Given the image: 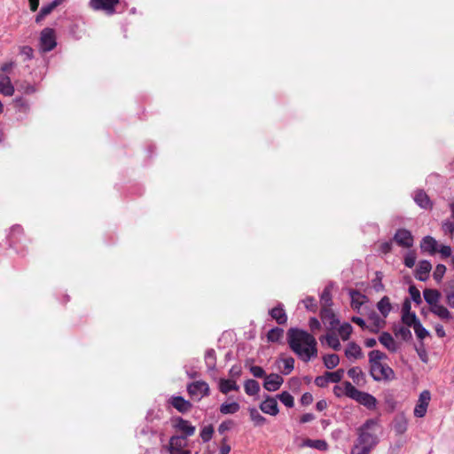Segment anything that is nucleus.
<instances>
[{
	"label": "nucleus",
	"instance_id": "bf43d9fd",
	"mask_svg": "<svg viewBox=\"0 0 454 454\" xmlns=\"http://www.w3.org/2000/svg\"><path fill=\"white\" fill-rule=\"evenodd\" d=\"M446 302L447 304L454 309V291L445 290Z\"/></svg>",
	"mask_w": 454,
	"mask_h": 454
},
{
	"label": "nucleus",
	"instance_id": "f257e3e1",
	"mask_svg": "<svg viewBox=\"0 0 454 454\" xmlns=\"http://www.w3.org/2000/svg\"><path fill=\"white\" fill-rule=\"evenodd\" d=\"M287 342L292 351L303 362H309L317 356V342L308 332L290 328L287 332Z\"/></svg>",
	"mask_w": 454,
	"mask_h": 454
},
{
	"label": "nucleus",
	"instance_id": "864d4df0",
	"mask_svg": "<svg viewBox=\"0 0 454 454\" xmlns=\"http://www.w3.org/2000/svg\"><path fill=\"white\" fill-rule=\"evenodd\" d=\"M249 370L253 376L255 378H265L266 376L264 370L261 366L253 365Z\"/></svg>",
	"mask_w": 454,
	"mask_h": 454
},
{
	"label": "nucleus",
	"instance_id": "8fccbe9b",
	"mask_svg": "<svg viewBox=\"0 0 454 454\" xmlns=\"http://www.w3.org/2000/svg\"><path fill=\"white\" fill-rule=\"evenodd\" d=\"M19 90H20L22 93L24 94H33L36 91V88L35 85L33 84H30L28 82H21L20 85H19V88H18Z\"/></svg>",
	"mask_w": 454,
	"mask_h": 454
},
{
	"label": "nucleus",
	"instance_id": "473e14b6",
	"mask_svg": "<svg viewBox=\"0 0 454 454\" xmlns=\"http://www.w3.org/2000/svg\"><path fill=\"white\" fill-rule=\"evenodd\" d=\"M245 392L248 395H255L260 391V385L254 380H247L244 383Z\"/></svg>",
	"mask_w": 454,
	"mask_h": 454
},
{
	"label": "nucleus",
	"instance_id": "aec40b11",
	"mask_svg": "<svg viewBox=\"0 0 454 454\" xmlns=\"http://www.w3.org/2000/svg\"><path fill=\"white\" fill-rule=\"evenodd\" d=\"M379 340L386 348L391 352H395L398 348L396 341L388 333H382L379 338Z\"/></svg>",
	"mask_w": 454,
	"mask_h": 454
},
{
	"label": "nucleus",
	"instance_id": "4be33fe9",
	"mask_svg": "<svg viewBox=\"0 0 454 454\" xmlns=\"http://www.w3.org/2000/svg\"><path fill=\"white\" fill-rule=\"evenodd\" d=\"M420 248L422 251L433 254L437 251V241L431 236H426L420 243Z\"/></svg>",
	"mask_w": 454,
	"mask_h": 454
},
{
	"label": "nucleus",
	"instance_id": "680f3d73",
	"mask_svg": "<svg viewBox=\"0 0 454 454\" xmlns=\"http://www.w3.org/2000/svg\"><path fill=\"white\" fill-rule=\"evenodd\" d=\"M321 301L324 303V306L330 305L331 302V294L327 289H325L321 294Z\"/></svg>",
	"mask_w": 454,
	"mask_h": 454
},
{
	"label": "nucleus",
	"instance_id": "a211bd4d",
	"mask_svg": "<svg viewBox=\"0 0 454 454\" xmlns=\"http://www.w3.org/2000/svg\"><path fill=\"white\" fill-rule=\"evenodd\" d=\"M169 403L180 412L188 411L192 404L189 401H186L182 396H172L169 399Z\"/></svg>",
	"mask_w": 454,
	"mask_h": 454
},
{
	"label": "nucleus",
	"instance_id": "4d7b16f0",
	"mask_svg": "<svg viewBox=\"0 0 454 454\" xmlns=\"http://www.w3.org/2000/svg\"><path fill=\"white\" fill-rule=\"evenodd\" d=\"M329 383L328 381V378L326 377V373H325L324 375L322 376H317L316 379H315V384L317 386V387H325L327 386V384Z\"/></svg>",
	"mask_w": 454,
	"mask_h": 454
},
{
	"label": "nucleus",
	"instance_id": "0e129e2a",
	"mask_svg": "<svg viewBox=\"0 0 454 454\" xmlns=\"http://www.w3.org/2000/svg\"><path fill=\"white\" fill-rule=\"evenodd\" d=\"M351 321L353 323L358 325L362 329H365V328L369 329V325H366L365 321L362 317H352Z\"/></svg>",
	"mask_w": 454,
	"mask_h": 454
},
{
	"label": "nucleus",
	"instance_id": "2f4dec72",
	"mask_svg": "<svg viewBox=\"0 0 454 454\" xmlns=\"http://www.w3.org/2000/svg\"><path fill=\"white\" fill-rule=\"evenodd\" d=\"M240 409V405L237 402L232 403H223L220 406V412L222 414H234L238 412Z\"/></svg>",
	"mask_w": 454,
	"mask_h": 454
},
{
	"label": "nucleus",
	"instance_id": "a878e982",
	"mask_svg": "<svg viewBox=\"0 0 454 454\" xmlns=\"http://www.w3.org/2000/svg\"><path fill=\"white\" fill-rule=\"evenodd\" d=\"M270 315L273 319L277 321L278 324L283 325L287 321V316L283 309V306L279 304L278 306L271 309L270 310Z\"/></svg>",
	"mask_w": 454,
	"mask_h": 454
},
{
	"label": "nucleus",
	"instance_id": "c85d7f7f",
	"mask_svg": "<svg viewBox=\"0 0 454 454\" xmlns=\"http://www.w3.org/2000/svg\"><path fill=\"white\" fill-rule=\"evenodd\" d=\"M239 387L232 380L221 379L219 382V390L223 394H228L230 391H238Z\"/></svg>",
	"mask_w": 454,
	"mask_h": 454
},
{
	"label": "nucleus",
	"instance_id": "f8f14e48",
	"mask_svg": "<svg viewBox=\"0 0 454 454\" xmlns=\"http://www.w3.org/2000/svg\"><path fill=\"white\" fill-rule=\"evenodd\" d=\"M283 382L284 379L282 376L277 373H270L265 376L263 387L270 392H274L279 389Z\"/></svg>",
	"mask_w": 454,
	"mask_h": 454
},
{
	"label": "nucleus",
	"instance_id": "ea45409f",
	"mask_svg": "<svg viewBox=\"0 0 454 454\" xmlns=\"http://www.w3.org/2000/svg\"><path fill=\"white\" fill-rule=\"evenodd\" d=\"M352 331V325L348 323H345L339 327L338 333L343 340H347L350 337Z\"/></svg>",
	"mask_w": 454,
	"mask_h": 454
},
{
	"label": "nucleus",
	"instance_id": "6e6d98bb",
	"mask_svg": "<svg viewBox=\"0 0 454 454\" xmlns=\"http://www.w3.org/2000/svg\"><path fill=\"white\" fill-rule=\"evenodd\" d=\"M20 53L25 56L27 59H31L34 57V51L30 46L20 47Z\"/></svg>",
	"mask_w": 454,
	"mask_h": 454
},
{
	"label": "nucleus",
	"instance_id": "de8ad7c7",
	"mask_svg": "<svg viewBox=\"0 0 454 454\" xmlns=\"http://www.w3.org/2000/svg\"><path fill=\"white\" fill-rule=\"evenodd\" d=\"M214 428L211 425L204 427L200 431V437L204 442H207L212 438Z\"/></svg>",
	"mask_w": 454,
	"mask_h": 454
},
{
	"label": "nucleus",
	"instance_id": "37998d69",
	"mask_svg": "<svg viewBox=\"0 0 454 454\" xmlns=\"http://www.w3.org/2000/svg\"><path fill=\"white\" fill-rule=\"evenodd\" d=\"M279 401L288 408H292L294 405V400L292 395L286 391L278 395Z\"/></svg>",
	"mask_w": 454,
	"mask_h": 454
},
{
	"label": "nucleus",
	"instance_id": "58836bf2",
	"mask_svg": "<svg viewBox=\"0 0 454 454\" xmlns=\"http://www.w3.org/2000/svg\"><path fill=\"white\" fill-rule=\"evenodd\" d=\"M402 320L403 324H405L409 327H412L413 325H416L417 323H419L420 321L418 319L415 313H411L409 311L403 312Z\"/></svg>",
	"mask_w": 454,
	"mask_h": 454
},
{
	"label": "nucleus",
	"instance_id": "ddd939ff",
	"mask_svg": "<svg viewBox=\"0 0 454 454\" xmlns=\"http://www.w3.org/2000/svg\"><path fill=\"white\" fill-rule=\"evenodd\" d=\"M395 241L401 247H411L413 245V237L408 230L400 229L398 230L395 236Z\"/></svg>",
	"mask_w": 454,
	"mask_h": 454
},
{
	"label": "nucleus",
	"instance_id": "9d476101",
	"mask_svg": "<svg viewBox=\"0 0 454 454\" xmlns=\"http://www.w3.org/2000/svg\"><path fill=\"white\" fill-rule=\"evenodd\" d=\"M119 0H90V5L96 11H104L106 14H114L115 12V6L118 4Z\"/></svg>",
	"mask_w": 454,
	"mask_h": 454
},
{
	"label": "nucleus",
	"instance_id": "5fc2aeb1",
	"mask_svg": "<svg viewBox=\"0 0 454 454\" xmlns=\"http://www.w3.org/2000/svg\"><path fill=\"white\" fill-rule=\"evenodd\" d=\"M416 262V255L413 252H409L404 257V264L408 268H412Z\"/></svg>",
	"mask_w": 454,
	"mask_h": 454
},
{
	"label": "nucleus",
	"instance_id": "c756f323",
	"mask_svg": "<svg viewBox=\"0 0 454 454\" xmlns=\"http://www.w3.org/2000/svg\"><path fill=\"white\" fill-rule=\"evenodd\" d=\"M374 448L375 447L361 443L360 441L356 440L355 444L351 449V454H370Z\"/></svg>",
	"mask_w": 454,
	"mask_h": 454
},
{
	"label": "nucleus",
	"instance_id": "dca6fc26",
	"mask_svg": "<svg viewBox=\"0 0 454 454\" xmlns=\"http://www.w3.org/2000/svg\"><path fill=\"white\" fill-rule=\"evenodd\" d=\"M14 91L15 89L11 78L5 74H0V93L4 96L11 97L14 94Z\"/></svg>",
	"mask_w": 454,
	"mask_h": 454
},
{
	"label": "nucleus",
	"instance_id": "0eeeda50",
	"mask_svg": "<svg viewBox=\"0 0 454 454\" xmlns=\"http://www.w3.org/2000/svg\"><path fill=\"white\" fill-rule=\"evenodd\" d=\"M349 296L351 307L354 310L363 314L368 309L367 306H364L368 301L367 296L356 290H350Z\"/></svg>",
	"mask_w": 454,
	"mask_h": 454
},
{
	"label": "nucleus",
	"instance_id": "603ef678",
	"mask_svg": "<svg viewBox=\"0 0 454 454\" xmlns=\"http://www.w3.org/2000/svg\"><path fill=\"white\" fill-rule=\"evenodd\" d=\"M282 362L284 364L283 373L287 375L294 370V359L293 357H286L282 359Z\"/></svg>",
	"mask_w": 454,
	"mask_h": 454
},
{
	"label": "nucleus",
	"instance_id": "09e8293b",
	"mask_svg": "<svg viewBox=\"0 0 454 454\" xmlns=\"http://www.w3.org/2000/svg\"><path fill=\"white\" fill-rule=\"evenodd\" d=\"M446 272V267L443 264H438L434 271L433 277L436 282H441Z\"/></svg>",
	"mask_w": 454,
	"mask_h": 454
},
{
	"label": "nucleus",
	"instance_id": "20e7f679",
	"mask_svg": "<svg viewBox=\"0 0 454 454\" xmlns=\"http://www.w3.org/2000/svg\"><path fill=\"white\" fill-rule=\"evenodd\" d=\"M350 398L358 402L360 404L365 406L369 410H374L377 405L376 398L371 394L362 392L357 388L349 387Z\"/></svg>",
	"mask_w": 454,
	"mask_h": 454
},
{
	"label": "nucleus",
	"instance_id": "a19ab883",
	"mask_svg": "<svg viewBox=\"0 0 454 454\" xmlns=\"http://www.w3.org/2000/svg\"><path fill=\"white\" fill-rule=\"evenodd\" d=\"M283 333H284V331L281 328H278V327L272 328L268 332L267 339L270 342H277L283 336Z\"/></svg>",
	"mask_w": 454,
	"mask_h": 454
},
{
	"label": "nucleus",
	"instance_id": "cd10ccee",
	"mask_svg": "<svg viewBox=\"0 0 454 454\" xmlns=\"http://www.w3.org/2000/svg\"><path fill=\"white\" fill-rule=\"evenodd\" d=\"M355 388V387L348 381L343 382L341 385H336L333 387V392L335 396L341 397L346 395L350 398V388Z\"/></svg>",
	"mask_w": 454,
	"mask_h": 454
},
{
	"label": "nucleus",
	"instance_id": "9b49d317",
	"mask_svg": "<svg viewBox=\"0 0 454 454\" xmlns=\"http://www.w3.org/2000/svg\"><path fill=\"white\" fill-rule=\"evenodd\" d=\"M364 314L368 316L371 325L369 330L372 333H377L380 329L383 328L386 325L385 317L379 316L373 309H367Z\"/></svg>",
	"mask_w": 454,
	"mask_h": 454
},
{
	"label": "nucleus",
	"instance_id": "b1692460",
	"mask_svg": "<svg viewBox=\"0 0 454 454\" xmlns=\"http://www.w3.org/2000/svg\"><path fill=\"white\" fill-rule=\"evenodd\" d=\"M394 430L397 434H403L406 432L408 421L403 414H398L394 419Z\"/></svg>",
	"mask_w": 454,
	"mask_h": 454
},
{
	"label": "nucleus",
	"instance_id": "393cba45",
	"mask_svg": "<svg viewBox=\"0 0 454 454\" xmlns=\"http://www.w3.org/2000/svg\"><path fill=\"white\" fill-rule=\"evenodd\" d=\"M430 311L442 320L449 321L452 319V314L449 311V309L440 303L430 308Z\"/></svg>",
	"mask_w": 454,
	"mask_h": 454
},
{
	"label": "nucleus",
	"instance_id": "c03bdc74",
	"mask_svg": "<svg viewBox=\"0 0 454 454\" xmlns=\"http://www.w3.org/2000/svg\"><path fill=\"white\" fill-rule=\"evenodd\" d=\"M249 414L251 419L256 426H262L265 423V418L260 414V412L255 408L249 409Z\"/></svg>",
	"mask_w": 454,
	"mask_h": 454
},
{
	"label": "nucleus",
	"instance_id": "7ed1b4c3",
	"mask_svg": "<svg viewBox=\"0 0 454 454\" xmlns=\"http://www.w3.org/2000/svg\"><path fill=\"white\" fill-rule=\"evenodd\" d=\"M370 374L376 381H389L395 379L394 371L384 363L370 366Z\"/></svg>",
	"mask_w": 454,
	"mask_h": 454
},
{
	"label": "nucleus",
	"instance_id": "2eb2a0df",
	"mask_svg": "<svg viewBox=\"0 0 454 454\" xmlns=\"http://www.w3.org/2000/svg\"><path fill=\"white\" fill-rule=\"evenodd\" d=\"M431 270L432 264L429 261H420L416 270L415 278L419 281H426L428 278Z\"/></svg>",
	"mask_w": 454,
	"mask_h": 454
},
{
	"label": "nucleus",
	"instance_id": "052dcab7",
	"mask_svg": "<svg viewBox=\"0 0 454 454\" xmlns=\"http://www.w3.org/2000/svg\"><path fill=\"white\" fill-rule=\"evenodd\" d=\"M313 402V396L310 393H304L301 397V403L302 405H309Z\"/></svg>",
	"mask_w": 454,
	"mask_h": 454
},
{
	"label": "nucleus",
	"instance_id": "6e6552de",
	"mask_svg": "<svg viewBox=\"0 0 454 454\" xmlns=\"http://www.w3.org/2000/svg\"><path fill=\"white\" fill-rule=\"evenodd\" d=\"M431 399V394L428 390H424L420 393L419 400L414 408V416L417 418L425 417L428 404Z\"/></svg>",
	"mask_w": 454,
	"mask_h": 454
},
{
	"label": "nucleus",
	"instance_id": "1a4fd4ad",
	"mask_svg": "<svg viewBox=\"0 0 454 454\" xmlns=\"http://www.w3.org/2000/svg\"><path fill=\"white\" fill-rule=\"evenodd\" d=\"M40 44L43 51H50L55 48L57 43L53 29L47 27L41 32Z\"/></svg>",
	"mask_w": 454,
	"mask_h": 454
},
{
	"label": "nucleus",
	"instance_id": "6ab92c4d",
	"mask_svg": "<svg viewBox=\"0 0 454 454\" xmlns=\"http://www.w3.org/2000/svg\"><path fill=\"white\" fill-rule=\"evenodd\" d=\"M424 299L430 308L437 305L441 298V293L435 289H425L423 292Z\"/></svg>",
	"mask_w": 454,
	"mask_h": 454
},
{
	"label": "nucleus",
	"instance_id": "4468645a",
	"mask_svg": "<svg viewBox=\"0 0 454 454\" xmlns=\"http://www.w3.org/2000/svg\"><path fill=\"white\" fill-rule=\"evenodd\" d=\"M260 409L263 413L276 416L278 413V402L275 398L268 396L261 404Z\"/></svg>",
	"mask_w": 454,
	"mask_h": 454
},
{
	"label": "nucleus",
	"instance_id": "39448f33",
	"mask_svg": "<svg viewBox=\"0 0 454 454\" xmlns=\"http://www.w3.org/2000/svg\"><path fill=\"white\" fill-rule=\"evenodd\" d=\"M187 391L192 398L200 401L210 393L209 386L206 381L198 380L187 386Z\"/></svg>",
	"mask_w": 454,
	"mask_h": 454
},
{
	"label": "nucleus",
	"instance_id": "412c9836",
	"mask_svg": "<svg viewBox=\"0 0 454 454\" xmlns=\"http://www.w3.org/2000/svg\"><path fill=\"white\" fill-rule=\"evenodd\" d=\"M345 356L348 359H359L364 355L359 345L355 342H349L345 349Z\"/></svg>",
	"mask_w": 454,
	"mask_h": 454
},
{
	"label": "nucleus",
	"instance_id": "49530a36",
	"mask_svg": "<svg viewBox=\"0 0 454 454\" xmlns=\"http://www.w3.org/2000/svg\"><path fill=\"white\" fill-rule=\"evenodd\" d=\"M64 0H53L51 3L43 5L41 12L45 15H49L57 6H59Z\"/></svg>",
	"mask_w": 454,
	"mask_h": 454
},
{
	"label": "nucleus",
	"instance_id": "e2e57ef3",
	"mask_svg": "<svg viewBox=\"0 0 454 454\" xmlns=\"http://www.w3.org/2000/svg\"><path fill=\"white\" fill-rule=\"evenodd\" d=\"M442 230L445 233H453L454 232V223L450 221H445L442 223Z\"/></svg>",
	"mask_w": 454,
	"mask_h": 454
},
{
	"label": "nucleus",
	"instance_id": "a18cd8bd",
	"mask_svg": "<svg viewBox=\"0 0 454 454\" xmlns=\"http://www.w3.org/2000/svg\"><path fill=\"white\" fill-rule=\"evenodd\" d=\"M413 330L419 340H424L429 335L428 331L421 325L420 322L417 323L416 325H413Z\"/></svg>",
	"mask_w": 454,
	"mask_h": 454
},
{
	"label": "nucleus",
	"instance_id": "e433bc0d",
	"mask_svg": "<svg viewBox=\"0 0 454 454\" xmlns=\"http://www.w3.org/2000/svg\"><path fill=\"white\" fill-rule=\"evenodd\" d=\"M368 356L370 366L374 365L376 364H380L382 363L383 360L387 359L386 354L380 350L371 351Z\"/></svg>",
	"mask_w": 454,
	"mask_h": 454
},
{
	"label": "nucleus",
	"instance_id": "774afa93",
	"mask_svg": "<svg viewBox=\"0 0 454 454\" xmlns=\"http://www.w3.org/2000/svg\"><path fill=\"white\" fill-rule=\"evenodd\" d=\"M13 67H14L13 62H7V63L3 64L0 68V70H1L0 74H4V73L10 72Z\"/></svg>",
	"mask_w": 454,
	"mask_h": 454
},
{
	"label": "nucleus",
	"instance_id": "3c124183",
	"mask_svg": "<svg viewBox=\"0 0 454 454\" xmlns=\"http://www.w3.org/2000/svg\"><path fill=\"white\" fill-rule=\"evenodd\" d=\"M409 294L411 295V300L417 303L420 304L422 302L420 292L418 288H416L414 286H411L409 287Z\"/></svg>",
	"mask_w": 454,
	"mask_h": 454
},
{
	"label": "nucleus",
	"instance_id": "7c9ffc66",
	"mask_svg": "<svg viewBox=\"0 0 454 454\" xmlns=\"http://www.w3.org/2000/svg\"><path fill=\"white\" fill-rule=\"evenodd\" d=\"M377 309L380 312L381 316L386 318L392 309L389 298L387 296L381 298L377 303Z\"/></svg>",
	"mask_w": 454,
	"mask_h": 454
},
{
	"label": "nucleus",
	"instance_id": "bb28decb",
	"mask_svg": "<svg viewBox=\"0 0 454 454\" xmlns=\"http://www.w3.org/2000/svg\"><path fill=\"white\" fill-rule=\"evenodd\" d=\"M414 200L418 206L422 208L427 209L431 207V201L427 193L421 190H419L414 194Z\"/></svg>",
	"mask_w": 454,
	"mask_h": 454
},
{
	"label": "nucleus",
	"instance_id": "338daca9",
	"mask_svg": "<svg viewBox=\"0 0 454 454\" xmlns=\"http://www.w3.org/2000/svg\"><path fill=\"white\" fill-rule=\"evenodd\" d=\"M303 303L305 305V307L308 309H314L315 308V300L313 297H308L306 298L305 300H303Z\"/></svg>",
	"mask_w": 454,
	"mask_h": 454
},
{
	"label": "nucleus",
	"instance_id": "72a5a7b5",
	"mask_svg": "<svg viewBox=\"0 0 454 454\" xmlns=\"http://www.w3.org/2000/svg\"><path fill=\"white\" fill-rule=\"evenodd\" d=\"M320 340L322 342L325 340V343L334 350H340L341 348L338 337L334 334H326L325 337L320 338Z\"/></svg>",
	"mask_w": 454,
	"mask_h": 454
},
{
	"label": "nucleus",
	"instance_id": "79ce46f5",
	"mask_svg": "<svg viewBox=\"0 0 454 454\" xmlns=\"http://www.w3.org/2000/svg\"><path fill=\"white\" fill-rule=\"evenodd\" d=\"M344 372L343 369H338L335 372H326L325 373L329 382L338 383L342 380Z\"/></svg>",
	"mask_w": 454,
	"mask_h": 454
},
{
	"label": "nucleus",
	"instance_id": "f704fd0d",
	"mask_svg": "<svg viewBox=\"0 0 454 454\" xmlns=\"http://www.w3.org/2000/svg\"><path fill=\"white\" fill-rule=\"evenodd\" d=\"M205 363L208 370L213 371L216 366L215 351L212 348L207 349L205 353Z\"/></svg>",
	"mask_w": 454,
	"mask_h": 454
},
{
	"label": "nucleus",
	"instance_id": "4c0bfd02",
	"mask_svg": "<svg viewBox=\"0 0 454 454\" xmlns=\"http://www.w3.org/2000/svg\"><path fill=\"white\" fill-rule=\"evenodd\" d=\"M323 362L327 369H333L339 364L340 357L336 354L326 355L323 357Z\"/></svg>",
	"mask_w": 454,
	"mask_h": 454
},
{
	"label": "nucleus",
	"instance_id": "f3484780",
	"mask_svg": "<svg viewBox=\"0 0 454 454\" xmlns=\"http://www.w3.org/2000/svg\"><path fill=\"white\" fill-rule=\"evenodd\" d=\"M175 427L184 434V437L191 436L195 433V427H193L188 420L182 418L176 419Z\"/></svg>",
	"mask_w": 454,
	"mask_h": 454
},
{
	"label": "nucleus",
	"instance_id": "5701e85b",
	"mask_svg": "<svg viewBox=\"0 0 454 454\" xmlns=\"http://www.w3.org/2000/svg\"><path fill=\"white\" fill-rule=\"evenodd\" d=\"M348 375L356 385H363L365 382V375L358 366L352 367L348 371Z\"/></svg>",
	"mask_w": 454,
	"mask_h": 454
},
{
	"label": "nucleus",
	"instance_id": "69168bd1",
	"mask_svg": "<svg viewBox=\"0 0 454 454\" xmlns=\"http://www.w3.org/2000/svg\"><path fill=\"white\" fill-rule=\"evenodd\" d=\"M439 252L443 257H449L451 254V248L450 246H442Z\"/></svg>",
	"mask_w": 454,
	"mask_h": 454
},
{
	"label": "nucleus",
	"instance_id": "13d9d810",
	"mask_svg": "<svg viewBox=\"0 0 454 454\" xmlns=\"http://www.w3.org/2000/svg\"><path fill=\"white\" fill-rule=\"evenodd\" d=\"M309 328L312 332H316L321 328V324L316 317H311L309 321Z\"/></svg>",
	"mask_w": 454,
	"mask_h": 454
},
{
	"label": "nucleus",
	"instance_id": "f03ea898",
	"mask_svg": "<svg viewBox=\"0 0 454 454\" xmlns=\"http://www.w3.org/2000/svg\"><path fill=\"white\" fill-rule=\"evenodd\" d=\"M381 432V426L378 419H367L358 429H357V441L361 443L369 444L372 447L380 442V434Z\"/></svg>",
	"mask_w": 454,
	"mask_h": 454
},
{
	"label": "nucleus",
	"instance_id": "c9c22d12",
	"mask_svg": "<svg viewBox=\"0 0 454 454\" xmlns=\"http://www.w3.org/2000/svg\"><path fill=\"white\" fill-rule=\"evenodd\" d=\"M302 446H307V447L317 449L320 450H326L328 448L327 442L324 440L307 439L303 442Z\"/></svg>",
	"mask_w": 454,
	"mask_h": 454
},
{
	"label": "nucleus",
	"instance_id": "423d86ee",
	"mask_svg": "<svg viewBox=\"0 0 454 454\" xmlns=\"http://www.w3.org/2000/svg\"><path fill=\"white\" fill-rule=\"evenodd\" d=\"M186 447L187 441L184 436L174 435L169 439V454H192Z\"/></svg>",
	"mask_w": 454,
	"mask_h": 454
}]
</instances>
